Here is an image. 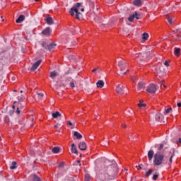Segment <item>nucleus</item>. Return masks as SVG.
I'll return each instance as SVG.
<instances>
[{
  "label": "nucleus",
  "mask_w": 181,
  "mask_h": 181,
  "mask_svg": "<svg viewBox=\"0 0 181 181\" xmlns=\"http://www.w3.org/2000/svg\"><path fill=\"white\" fill-rule=\"evenodd\" d=\"M165 159V156L160 154V153H157L154 155V165L156 166L160 165L161 163H163V160Z\"/></svg>",
  "instance_id": "f257e3e1"
},
{
  "label": "nucleus",
  "mask_w": 181,
  "mask_h": 181,
  "mask_svg": "<svg viewBox=\"0 0 181 181\" xmlns=\"http://www.w3.org/2000/svg\"><path fill=\"white\" fill-rule=\"evenodd\" d=\"M156 85L153 83L150 84L146 88V91L147 93H149V94H155L156 93Z\"/></svg>",
  "instance_id": "f03ea898"
},
{
  "label": "nucleus",
  "mask_w": 181,
  "mask_h": 181,
  "mask_svg": "<svg viewBox=\"0 0 181 181\" xmlns=\"http://www.w3.org/2000/svg\"><path fill=\"white\" fill-rule=\"evenodd\" d=\"M115 91L119 95H122V94H124V89L122 88V83H119L117 85Z\"/></svg>",
  "instance_id": "7ed1b4c3"
},
{
  "label": "nucleus",
  "mask_w": 181,
  "mask_h": 181,
  "mask_svg": "<svg viewBox=\"0 0 181 181\" xmlns=\"http://www.w3.org/2000/svg\"><path fill=\"white\" fill-rule=\"evenodd\" d=\"M135 57H136V59H139L140 62H145V59H146V57H145V54L141 52L136 53Z\"/></svg>",
  "instance_id": "20e7f679"
},
{
  "label": "nucleus",
  "mask_w": 181,
  "mask_h": 181,
  "mask_svg": "<svg viewBox=\"0 0 181 181\" xmlns=\"http://www.w3.org/2000/svg\"><path fill=\"white\" fill-rule=\"evenodd\" d=\"M125 66H127V62L124 61H119L118 62V67H119L120 71H124V70H125Z\"/></svg>",
  "instance_id": "39448f33"
},
{
  "label": "nucleus",
  "mask_w": 181,
  "mask_h": 181,
  "mask_svg": "<svg viewBox=\"0 0 181 181\" xmlns=\"http://www.w3.org/2000/svg\"><path fill=\"white\" fill-rule=\"evenodd\" d=\"M40 63H42V59H40L38 61H37L31 67V70L32 71H35V70H36L37 69V67H39V66H40Z\"/></svg>",
  "instance_id": "423d86ee"
},
{
  "label": "nucleus",
  "mask_w": 181,
  "mask_h": 181,
  "mask_svg": "<svg viewBox=\"0 0 181 181\" xmlns=\"http://www.w3.org/2000/svg\"><path fill=\"white\" fill-rule=\"evenodd\" d=\"M78 148L81 151H86V149H87V144L84 141H81L78 144Z\"/></svg>",
  "instance_id": "0eeeda50"
},
{
  "label": "nucleus",
  "mask_w": 181,
  "mask_h": 181,
  "mask_svg": "<svg viewBox=\"0 0 181 181\" xmlns=\"http://www.w3.org/2000/svg\"><path fill=\"white\" fill-rule=\"evenodd\" d=\"M135 16H139L137 11L134 12V14L130 15L127 18L129 22H134V19H135Z\"/></svg>",
  "instance_id": "6e6552de"
},
{
  "label": "nucleus",
  "mask_w": 181,
  "mask_h": 181,
  "mask_svg": "<svg viewBox=\"0 0 181 181\" xmlns=\"http://www.w3.org/2000/svg\"><path fill=\"white\" fill-rule=\"evenodd\" d=\"M57 76H59V73L56 71H51L49 74V77L52 80H54V78L57 77Z\"/></svg>",
  "instance_id": "1a4fd4ad"
},
{
  "label": "nucleus",
  "mask_w": 181,
  "mask_h": 181,
  "mask_svg": "<svg viewBox=\"0 0 181 181\" xmlns=\"http://www.w3.org/2000/svg\"><path fill=\"white\" fill-rule=\"evenodd\" d=\"M42 35H45V36H50V28L48 27V28H45L42 31Z\"/></svg>",
  "instance_id": "9d476101"
},
{
  "label": "nucleus",
  "mask_w": 181,
  "mask_h": 181,
  "mask_svg": "<svg viewBox=\"0 0 181 181\" xmlns=\"http://www.w3.org/2000/svg\"><path fill=\"white\" fill-rule=\"evenodd\" d=\"M133 5H134V6H142V0H134L133 1Z\"/></svg>",
  "instance_id": "9b49d317"
},
{
  "label": "nucleus",
  "mask_w": 181,
  "mask_h": 181,
  "mask_svg": "<svg viewBox=\"0 0 181 181\" xmlns=\"http://www.w3.org/2000/svg\"><path fill=\"white\" fill-rule=\"evenodd\" d=\"M25 21V16L21 15L18 18L16 21V23H22Z\"/></svg>",
  "instance_id": "f8f14e48"
},
{
  "label": "nucleus",
  "mask_w": 181,
  "mask_h": 181,
  "mask_svg": "<svg viewBox=\"0 0 181 181\" xmlns=\"http://www.w3.org/2000/svg\"><path fill=\"white\" fill-rule=\"evenodd\" d=\"M45 21L47 25H53V23H54L52 17H47V18H45Z\"/></svg>",
  "instance_id": "ddd939ff"
},
{
  "label": "nucleus",
  "mask_w": 181,
  "mask_h": 181,
  "mask_svg": "<svg viewBox=\"0 0 181 181\" xmlns=\"http://www.w3.org/2000/svg\"><path fill=\"white\" fill-rule=\"evenodd\" d=\"M96 86H97L98 88H103V87H104V81L99 80L96 83Z\"/></svg>",
  "instance_id": "4468645a"
},
{
  "label": "nucleus",
  "mask_w": 181,
  "mask_h": 181,
  "mask_svg": "<svg viewBox=\"0 0 181 181\" xmlns=\"http://www.w3.org/2000/svg\"><path fill=\"white\" fill-rule=\"evenodd\" d=\"M83 5V3H76L75 5L73 6V9H76V11H78L80 8H81V6Z\"/></svg>",
  "instance_id": "2eb2a0df"
},
{
  "label": "nucleus",
  "mask_w": 181,
  "mask_h": 181,
  "mask_svg": "<svg viewBox=\"0 0 181 181\" xmlns=\"http://www.w3.org/2000/svg\"><path fill=\"white\" fill-rule=\"evenodd\" d=\"M56 46H57V44H54V43H51L49 45H48V50L49 52H52V50H53V49H54V47H56Z\"/></svg>",
  "instance_id": "dca6fc26"
},
{
  "label": "nucleus",
  "mask_w": 181,
  "mask_h": 181,
  "mask_svg": "<svg viewBox=\"0 0 181 181\" xmlns=\"http://www.w3.org/2000/svg\"><path fill=\"white\" fill-rule=\"evenodd\" d=\"M74 136H75L76 138V139H81V138H83V135H81L80 133L77 132H74Z\"/></svg>",
  "instance_id": "f3484780"
},
{
  "label": "nucleus",
  "mask_w": 181,
  "mask_h": 181,
  "mask_svg": "<svg viewBox=\"0 0 181 181\" xmlns=\"http://www.w3.org/2000/svg\"><path fill=\"white\" fill-rule=\"evenodd\" d=\"M153 150H150L148 153V160H152V158H153Z\"/></svg>",
  "instance_id": "a211bd4d"
},
{
  "label": "nucleus",
  "mask_w": 181,
  "mask_h": 181,
  "mask_svg": "<svg viewBox=\"0 0 181 181\" xmlns=\"http://www.w3.org/2000/svg\"><path fill=\"white\" fill-rule=\"evenodd\" d=\"M138 88L139 90H144L145 88V83L139 82L138 83Z\"/></svg>",
  "instance_id": "6ab92c4d"
},
{
  "label": "nucleus",
  "mask_w": 181,
  "mask_h": 181,
  "mask_svg": "<svg viewBox=\"0 0 181 181\" xmlns=\"http://www.w3.org/2000/svg\"><path fill=\"white\" fill-rule=\"evenodd\" d=\"M149 38V34L148 33H144L142 34V39L144 42H146V40Z\"/></svg>",
  "instance_id": "aec40b11"
},
{
  "label": "nucleus",
  "mask_w": 181,
  "mask_h": 181,
  "mask_svg": "<svg viewBox=\"0 0 181 181\" xmlns=\"http://www.w3.org/2000/svg\"><path fill=\"white\" fill-rule=\"evenodd\" d=\"M52 118H57L59 117H62V114H60L58 111L52 114Z\"/></svg>",
  "instance_id": "412c9836"
},
{
  "label": "nucleus",
  "mask_w": 181,
  "mask_h": 181,
  "mask_svg": "<svg viewBox=\"0 0 181 181\" xmlns=\"http://www.w3.org/2000/svg\"><path fill=\"white\" fill-rule=\"evenodd\" d=\"M73 149H74V153L77 155V153H78V151H77V148H76V144H71V152H73Z\"/></svg>",
  "instance_id": "4be33fe9"
},
{
  "label": "nucleus",
  "mask_w": 181,
  "mask_h": 181,
  "mask_svg": "<svg viewBox=\"0 0 181 181\" xmlns=\"http://www.w3.org/2000/svg\"><path fill=\"white\" fill-rule=\"evenodd\" d=\"M33 181H42V180L40 179V177H39V176H37V175L34 174L33 175Z\"/></svg>",
  "instance_id": "5701e85b"
},
{
  "label": "nucleus",
  "mask_w": 181,
  "mask_h": 181,
  "mask_svg": "<svg viewBox=\"0 0 181 181\" xmlns=\"http://www.w3.org/2000/svg\"><path fill=\"white\" fill-rule=\"evenodd\" d=\"M75 13H76V18L78 19V21H80V16H81V13H80L78 11L75 10Z\"/></svg>",
  "instance_id": "b1692460"
},
{
  "label": "nucleus",
  "mask_w": 181,
  "mask_h": 181,
  "mask_svg": "<svg viewBox=\"0 0 181 181\" xmlns=\"http://www.w3.org/2000/svg\"><path fill=\"white\" fill-rule=\"evenodd\" d=\"M52 152H53V153H59V152H60V148H59V147H54L52 148Z\"/></svg>",
  "instance_id": "393cba45"
},
{
  "label": "nucleus",
  "mask_w": 181,
  "mask_h": 181,
  "mask_svg": "<svg viewBox=\"0 0 181 181\" xmlns=\"http://www.w3.org/2000/svg\"><path fill=\"white\" fill-rule=\"evenodd\" d=\"M153 173V170L152 169L148 170L147 173H146L145 176L146 177H148V176H151Z\"/></svg>",
  "instance_id": "a878e982"
},
{
  "label": "nucleus",
  "mask_w": 181,
  "mask_h": 181,
  "mask_svg": "<svg viewBox=\"0 0 181 181\" xmlns=\"http://www.w3.org/2000/svg\"><path fill=\"white\" fill-rule=\"evenodd\" d=\"M10 169H11V170L16 169V161L12 162V165L10 167Z\"/></svg>",
  "instance_id": "bb28decb"
},
{
  "label": "nucleus",
  "mask_w": 181,
  "mask_h": 181,
  "mask_svg": "<svg viewBox=\"0 0 181 181\" xmlns=\"http://www.w3.org/2000/svg\"><path fill=\"white\" fill-rule=\"evenodd\" d=\"M74 12H76V8L74 9L71 7L69 11L71 16H74Z\"/></svg>",
  "instance_id": "cd10ccee"
},
{
  "label": "nucleus",
  "mask_w": 181,
  "mask_h": 181,
  "mask_svg": "<svg viewBox=\"0 0 181 181\" xmlns=\"http://www.w3.org/2000/svg\"><path fill=\"white\" fill-rule=\"evenodd\" d=\"M91 180V176L89 174L85 175V181H90Z\"/></svg>",
  "instance_id": "c85d7f7f"
},
{
  "label": "nucleus",
  "mask_w": 181,
  "mask_h": 181,
  "mask_svg": "<svg viewBox=\"0 0 181 181\" xmlns=\"http://www.w3.org/2000/svg\"><path fill=\"white\" fill-rule=\"evenodd\" d=\"M42 46L45 49V50H48L49 45H47L46 42H43L42 43Z\"/></svg>",
  "instance_id": "c756f323"
},
{
  "label": "nucleus",
  "mask_w": 181,
  "mask_h": 181,
  "mask_svg": "<svg viewBox=\"0 0 181 181\" xmlns=\"http://www.w3.org/2000/svg\"><path fill=\"white\" fill-rule=\"evenodd\" d=\"M180 53V48H175V54L179 56Z\"/></svg>",
  "instance_id": "7c9ffc66"
},
{
  "label": "nucleus",
  "mask_w": 181,
  "mask_h": 181,
  "mask_svg": "<svg viewBox=\"0 0 181 181\" xmlns=\"http://www.w3.org/2000/svg\"><path fill=\"white\" fill-rule=\"evenodd\" d=\"M64 165H65V163H64V162H61V163H59L58 168H59V169H62V168H64Z\"/></svg>",
  "instance_id": "2f4dec72"
},
{
  "label": "nucleus",
  "mask_w": 181,
  "mask_h": 181,
  "mask_svg": "<svg viewBox=\"0 0 181 181\" xmlns=\"http://www.w3.org/2000/svg\"><path fill=\"white\" fill-rule=\"evenodd\" d=\"M173 156H175V151H173V153L172 155L170 156V159H169L170 163H172V162H173V160H172L173 158Z\"/></svg>",
  "instance_id": "473e14b6"
},
{
  "label": "nucleus",
  "mask_w": 181,
  "mask_h": 181,
  "mask_svg": "<svg viewBox=\"0 0 181 181\" xmlns=\"http://www.w3.org/2000/svg\"><path fill=\"white\" fill-rule=\"evenodd\" d=\"M170 111H172V107H170L168 109H165L164 114H169V112H170Z\"/></svg>",
  "instance_id": "72a5a7b5"
},
{
  "label": "nucleus",
  "mask_w": 181,
  "mask_h": 181,
  "mask_svg": "<svg viewBox=\"0 0 181 181\" xmlns=\"http://www.w3.org/2000/svg\"><path fill=\"white\" fill-rule=\"evenodd\" d=\"M158 177H159V174H157L156 173V174H154L153 176V180H156V179H158Z\"/></svg>",
  "instance_id": "f704fd0d"
},
{
  "label": "nucleus",
  "mask_w": 181,
  "mask_h": 181,
  "mask_svg": "<svg viewBox=\"0 0 181 181\" xmlns=\"http://www.w3.org/2000/svg\"><path fill=\"white\" fill-rule=\"evenodd\" d=\"M175 144L177 145V146H181V138H180Z\"/></svg>",
  "instance_id": "c9c22d12"
},
{
  "label": "nucleus",
  "mask_w": 181,
  "mask_h": 181,
  "mask_svg": "<svg viewBox=\"0 0 181 181\" xmlns=\"http://www.w3.org/2000/svg\"><path fill=\"white\" fill-rule=\"evenodd\" d=\"M166 18H167L169 23H170V25H172V18H170V17H169V16H168V15H166Z\"/></svg>",
  "instance_id": "e433bc0d"
},
{
  "label": "nucleus",
  "mask_w": 181,
  "mask_h": 181,
  "mask_svg": "<svg viewBox=\"0 0 181 181\" xmlns=\"http://www.w3.org/2000/svg\"><path fill=\"white\" fill-rule=\"evenodd\" d=\"M138 107H146V104L139 103L138 104Z\"/></svg>",
  "instance_id": "4c0bfd02"
},
{
  "label": "nucleus",
  "mask_w": 181,
  "mask_h": 181,
  "mask_svg": "<svg viewBox=\"0 0 181 181\" xmlns=\"http://www.w3.org/2000/svg\"><path fill=\"white\" fill-rule=\"evenodd\" d=\"M37 95H40V97H41V98H43V97L45 96V95L43 93H37Z\"/></svg>",
  "instance_id": "58836bf2"
},
{
  "label": "nucleus",
  "mask_w": 181,
  "mask_h": 181,
  "mask_svg": "<svg viewBox=\"0 0 181 181\" xmlns=\"http://www.w3.org/2000/svg\"><path fill=\"white\" fill-rule=\"evenodd\" d=\"M70 86H71V88H74V87H75L74 82H71Z\"/></svg>",
  "instance_id": "ea45409f"
},
{
  "label": "nucleus",
  "mask_w": 181,
  "mask_h": 181,
  "mask_svg": "<svg viewBox=\"0 0 181 181\" xmlns=\"http://www.w3.org/2000/svg\"><path fill=\"white\" fill-rule=\"evenodd\" d=\"M66 124H67V125H70V127H73V123H71V122H70V121H68L66 122Z\"/></svg>",
  "instance_id": "a19ab883"
},
{
  "label": "nucleus",
  "mask_w": 181,
  "mask_h": 181,
  "mask_svg": "<svg viewBox=\"0 0 181 181\" xmlns=\"http://www.w3.org/2000/svg\"><path fill=\"white\" fill-rule=\"evenodd\" d=\"M165 66H166L167 67H169V62H168L167 61L164 63Z\"/></svg>",
  "instance_id": "79ce46f5"
},
{
  "label": "nucleus",
  "mask_w": 181,
  "mask_h": 181,
  "mask_svg": "<svg viewBox=\"0 0 181 181\" xmlns=\"http://www.w3.org/2000/svg\"><path fill=\"white\" fill-rule=\"evenodd\" d=\"M16 112L17 114H21V110H19V107H17Z\"/></svg>",
  "instance_id": "37998d69"
},
{
  "label": "nucleus",
  "mask_w": 181,
  "mask_h": 181,
  "mask_svg": "<svg viewBox=\"0 0 181 181\" xmlns=\"http://www.w3.org/2000/svg\"><path fill=\"white\" fill-rule=\"evenodd\" d=\"M163 148V144H160L159 147V151H160Z\"/></svg>",
  "instance_id": "c03bdc74"
},
{
  "label": "nucleus",
  "mask_w": 181,
  "mask_h": 181,
  "mask_svg": "<svg viewBox=\"0 0 181 181\" xmlns=\"http://www.w3.org/2000/svg\"><path fill=\"white\" fill-rule=\"evenodd\" d=\"M122 128H127V124H122Z\"/></svg>",
  "instance_id": "a18cd8bd"
},
{
  "label": "nucleus",
  "mask_w": 181,
  "mask_h": 181,
  "mask_svg": "<svg viewBox=\"0 0 181 181\" xmlns=\"http://www.w3.org/2000/svg\"><path fill=\"white\" fill-rule=\"evenodd\" d=\"M13 110H11L10 112H9V114H10V115H13Z\"/></svg>",
  "instance_id": "49530a36"
},
{
  "label": "nucleus",
  "mask_w": 181,
  "mask_h": 181,
  "mask_svg": "<svg viewBox=\"0 0 181 181\" xmlns=\"http://www.w3.org/2000/svg\"><path fill=\"white\" fill-rule=\"evenodd\" d=\"M15 104H16V102H14V103H13V106H12L13 110H15Z\"/></svg>",
  "instance_id": "de8ad7c7"
},
{
  "label": "nucleus",
  "mask_w": 181,
  "mask_h": 181,
  "mask_svg": "<svg viewBox=\"0 0 181 181\" xmlns=\"http://www.w3.org/2000/svg\"><path fill=\"white\" fill-rule=\"evenodd\" d=\"M76 162H77V163H78L79 166H81V163L80 160H77Z\"/></svg>",
  "instance_id": "09e8293b"
},
{
  "label": "nucleus",
  "mask_w": 181,
  "mask_h": 181,
  "mask_svg": "<svg viewBox=\"0 0 181 181\" xmlns=\"http://www.w3.org/2000/svg\"><path fill=\"white\" fill-rule=\"evenodd\" d=\"M97 70H98V68L93 69L92 71H93V73H95V71H97Z\"/></svg>",
  "instance_id": "8fccbe9b"
},
{
  "label": "nucleus",
  "mask_w": 181,
  "mask_h": 181,
  "mask_svg": "<svg viewBox=\"0 0 181 181\" xmlns=\"http://www.w3.org/2000/svg\"><path fill=\"white\" fill-rule=\"evenodd\" d=\"M177 107H181V103H177Z\"/></svg>",
  "instance_id": "3c124183"
},
{
  "label": "nucleus",
  "mask_w": 181,
  "mask_h": 181,
  "mask_svg": "<svg viewBox=\"0 0 181 181\" xmlns=\"http://www.w3.org/2000/svg\"><path fill=\"white\" fill-rule=\"evenodd\" d=\"M90 6H92V8H94V3H90Z\"/></svg>",
  "instance_id": "603ef678"
},
{
  "label": "nucleus",
  "mask_w": 181,
  "mask_h": 181,
  "mask_svg": "<svg viewBox=\"0 0 181 181\" xmlns=\"http://www.w3.org/2000/svg\"><path fill=\"white\" fill-rule=\"evenodd\" d=\"M18 100L21 102L23 101V98H21Z\"/></svg>",
  "instance_id": "864d4df0"
},
{
  "label": "nucleus",
  "mask_w": 181,
  "mask_h": 181,
  "mask_svg": "<svg viewBox=\"0 0 181 181\" xmlns=\"http://www.w3.org/2000/svg\"><path fill=\"white\" fill-rule=\"evenodd\" d=\"M156 119H160V116H158V117H156Z\"/></svg>",
  "instance_id": "5fc2aeb1"
},
{
  "label": "nucleus",
  "mask_w": 181,
  "mask_h": 181,
  "mask_svg": "<svg viewBox=\"0 0 181 181\" xmlns=\"http://www.w3.org/2000/svg\"><path fill=\"white\" fill-rule=\"evenodd\" d=\"M139 103H140V104H141V103H144V100H140Z\"/></svg>",
  "instance_id": "6e6d98bb"
},
{
  "label": "nucleus",
  "mask_w": 181,
  "mask_h": 181,
  "mask_svg": "<svg viewBox=\"0 0 181 181\" xmlns=\"http://www.w3.org/2000/svg\"><path fill=\"white\" fill-rule=\"evenodd\" d=\"M139 169H142V167H141V165H139L138 170H139Z\"/></svg>",
  "instance_id": "4d7b16f0"
},
{
  "label": "nucleus",
  "mask_w": 181,
  "mask_h": 181,
  "mask_svg": "<svg viewBox=\"0 0 181 181\" xmlns=\"http://www.w3.org/2000/svg\"><path fill=\"white\" fill-rule=\"evenodd\" d=\"M135 18H136V19H139V18L138 17V16H135Z\"/></svg>",
  "instance_id": "13d9d810"
},
{
  "label": "nucleus",
  "mask_w": 181,
  "mask_h": 181,
  "mask_svg": "<svg viewBox=\"0 0 181 181\" xmlns=\"http://www.w3.org/2000/svg\"><path fill=\"white\" fill-rule=\"evenodd\" d=\"M72 124H73V127H76V122H74Z\"/></svg>",
  "instance_id": "bf43d9fd"
},
{
  "label": "nucleus",
  "mask_w": 181,
  "mask_h": 181,
  "mask_svg": "<svg viewBox=\"0 0 181 181\" xmlns=\"http://www.w3.org/2000/svg\"><path fill=\"white\" fill-rule=\"evenodd\" d=\"M81 12H84V8H81Z\"/></svg>",
  "instance_id": "052dcab7"
},
{
  "label": "nucleus",
  "mask_w": 181,
  "mask_h": 181,
  "mask_svg": "<svg viewBox=\"0 0 181 181\" xmlns=\"http://www.w3.org/2000/svg\"><path fill=\"white\" fill-rule=\"evenodd\" d=\"M128 71H129V70H127L126 72H124L123 74H125Z\"/></svg>",
  "instance_id": "680f3d73"
},
{
  "label": "nucleus",
  "mask_w": 181,
  "mask_h": 181,
  "mask_svg": "<svg viewBox=\"0 0 181 181\" xmlns=\"http://www.w3.org/2000/svg\"><path fill=\"white\" fill-rule=\"evenodd\" d=\"M58 125L57 124H55L54 125V128H57Z\"/></svg>",
  "instance_id": "e2e57ef3"
},
{
  "label": "nucleus",
  "mask_w": 181,
  "mask_h": 181,
  "mask_svg": "<svg viewBox=\"0 0 181 181\" xmlns=\"http://www.w3.org/2000/svg\"><path fill=\"white\" fill-rule=\"evenodd\" d=\"M132 81H135V80L134 78H132Z\"/></svg>",
  "instance_id": "0e129e2a"
},
{
  "label": "nucleus",
  "mask_w": 181,
  "mask_h": 181,
  "mask_svg": "<svg viewBox=\"0 0 181 181\" xmlns=\"http://www.w3.org/2000/svg\"><path fill=\"white\" fill-rule=\"evenodd\" d=\"M72 153H74V148H73V152H72Z\"/></svg>",
  "instance_id": "69168bd1"
},
{
  "label": "nucleus",
  "mask_w": 181,
  "mask_h": 181,
  "mask_svg": "<svg viewBox=\"0 0 181 181\" xmlns=\"http://www.w3.org/2000/svg\"><path fill=\"white\" fill-rule=\"evenodd\" d=\"M16 91H18V90H13L14 93H16Z\"/></svg>",
  "instance_id": "338daca9"
},
{
  "label": "nucleus",
  "mask_w": 181,
  "mask_h": 181,
  "mask_svg": "<svg viewBox=\"0 0 181 181\" xmlns=\"http://www.w3.org/2000/svg\"><path fill=\"white\" fill-rule=\"evenodd\" d=\"M112 0H109V2H111Z\"/></svg>",
  "instance_id": "774afa93"
}]
</instances>
